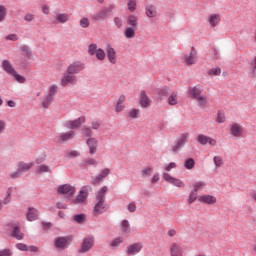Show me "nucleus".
Masks as SVG:
<instances>
[{
	"instance_id": "nucleus-1",
	"label": "nucleus",
	"mask_w": 256,
	"mask_h": 256,
	"mask_svg": "<svg viewBox=\"0 0 256 256\" xmlns=\"http://www.w3.org/2000/svg\"><path fill=\"white\" fill-rule=\"evenodd\" d=\"M109 191V188L107 186L102 187L97 195H96V204L94 206V214L95 215H101L107 211V205H105V195H107V192Z\"/></svg>"
},
{
	"instance_id": "nucleus-2",
	"label": "nucleus",
	"mask_w": 256,
	"mask_h": 256,
	"mask_svg": "<svg viewBox=\"0 0 256 256\" xmlns=\"http://www.w3.org/2000/svg\"><path fill=\"white\" fill-rule=\"evenodd\" d=\"M2 69L6 73H8V75H11L12 77H14L15 81H17L18 83H25L26 81L25 77L17 73L15 68H13V64H11V61L9 60L2 61Z\"/></svg>"
},
{
	"instance_id": "nucleus-3",
	"label": "nucleus",
	"mask_w": 256,
	"mask_h": 256,
	"mask_svg": "<svg viewBox=\"0 0 256 256\" xmlns=\"http://www.w3.org/2000/svg\"><path fill=\"white\" fill-rule=\"evenodd\" d=\"M72 242L73 237L71 236H59L54 239V247L56 251H65V249H69Z\"/></svg>"
},
{
	"instance_id": "nucleus-4",
	"label": "nucleus",
	"mask_w": 256,
	"mask_h": 256,
	"mask_svg": "<svg viewBox=\"0 0 256 256\" xmlns=\"http://www.w3.org/2000/svg\"><path fill=\"white\" fill-rule=\"evenodd\" d=\"M89 186H83L77 196L71 200V205H87V199L89 197Z\"/></svg>"
},
{
	"instance_id": "nucleus-5",
	"label": "nucleus",
	"mask_w": 256,
	"mask_h": 256,
	"mask_svg": "<svg viewBox=\"0 0 256 256\" xmlns=\"http://www.w3.org/2000/svg\"><path fill=\"white\" fill-rule=\"evenodd\" d=\"M57 85L53 84L48 88L45 97L42 100V107L44 109H49V106L53 103L55 95H57Z\"/></svg>"
},
{
	"instance_id": "nucleus-6",
	"label": "nucleus",
	"mask_w": 256,
	"mask_h": 256,
	"mask_svg": "<svg viewBox=\"0 0 256 256\" xmlns=\"http://www.w3.org/2000/svg\"><path fill=\"white\" fill-rule=\"evenodd\" d=\"M113 9H115L114 5L103 7L98 12L93 14L92 19L94 21H104V19H107V17H109V13L113 12Z\"/></svg>"
},
{
	"instance_id": "nucleus-7",
	"label": "nucleus",
	"mask_w": 256,
	"mask_h": 256,
	"mask_svg": "<svg viewBox=\"0 0 256 256\" xmlns=\"http://www.w3.org/2000/svg\"><path fill=\"white\" fill-rule=\"evenodd\" d=\"M94 245L95 236H87L83 239L81 246L78 249V253H89V251L93 249Z\"/></svg>"
},
{
	"instance_id": "nucleus-8",
	"label": "nucleus",
	"mask_w": 256,
	"mask_h": 256,
	"mask_svg": "<svg viewBox=\"0 0 256 256\" xmlns=\"http://www.w3.org/2000/svg\"><path fill=\"white\" fill-rule=\"evenodd\" d=\"M58 195H65L68 198L73 197L75 193H77V188L75 186H71V184L60 185L57 188Z\"/></svg>"
},
{
	"instance_id": "nucleus-9",
	"label": "nucleus",
	"mask_w": 256,
	"mask_h": 256,
	"mask_svg": "<svg viewBox=\"0 0 256 256\" xmlns=\"http://www.w3.org/2000/svg\"><path fill=\"white\" fill-rule=\"evenodd\" d=\"M245 133V129L243 128V125L239 123H233L230 126V134L232 137H235L236 139H241Z\"/></svg>"
},
{
	"instance_id": "nucleus-10",
	"label": "nucleus",
	"mask_w": 256,
	"mask_h": 256,
	"mask_svg": "<svg viewBox=\"0 0 256 256\" xmlns=\"http://www.w3.org/2000/svg\"><path fill=\"white\" fill-rule=\"evenodd\" d=\"M163 179L164 181H166L167 183H170L171 185H174L175 187H180V188L185 187V183L183 182V180L175 178L167 172L163 173Z\"/></svg>"
},
{
	"instance_id": "nucleus-11",
	"label": "nucleus",
	"mask_w": 256,
	"mask_h": 256,
	"mask_svg": "<svg viewBox=\"0 0 256 256\" xmlns=\"http://www.w3.org/2000/svg\"><path fill=\"white\" fill-rule=\"evenodd\" d=\"M62 87H67L68 85H77V76L73 74H69V72L65 73L61 79Z\"/></svg>"
},
{
	"instance_id": "nucleus-12",
	"label": "nucleus",
	"mask_w": 256,
	"mask_h": 256,
	"mask_svg": "<svg viewBox=\"0 0 256 256\" xmlns=\"http://www.w3.org/2000/svg\"><path fill=\"white\" fill-rule=\"evenodd\" d=\"M184 63L186 65H195L197 63V50L195 47H191L190 53L184 55Z\"/></svg>"
},
{
	"instance_id": "nucleus-13",
	"label": "nucleus",
	"mask_w": 256,
	"mask_h": 256,
	"mask_svg": "<svg viewBox=\"0 0 256 256\" xmlns=\"http://www.w3.org/2000/svg\"><path fill=\"white\" fill-rule=\"evenodd\" d=\"M106 57L111 65L117 64V51H115L111 44H108L106 47Z\"/></svg>"
},
{
	"instance_id": "nucleus-14",
	"label": "nucleus",
	"mask_w": 256,
	"mask_h": 256,
	"mask_svg": "<svg viewBox=\"0 0 256 256\" xmlns=\"http://www.w3.org/2000/svg\"><path fill=\"white\" fill-rule=\"evenodd\" d=\"M203 95V87L202 86H192L188 88V96L190 99H198V97Z\"/></svg>"
},
{
	"instance_id": "nucleus-15",
	"label": "nucleus",
	"mask_w": 256,
	"mask_h": 256,
	"mask_svg": "<svg viewBox=\"0 0 256 256\" xmlns=\"http://www.w3.org/2000/svg\"><path fill=\"white\" fill-rule=\"evenodd\" d=\"M83 69H85V64L81 62H73L68 66L67 73H69V75H76L77 73H80V71H83Z\"/></svg>"
},
{
	"instance_id": "nucleus-16",
	"label": "nucleus",
	"mask_w": 256,
	"mask_h": 256,
	"mask_svg": "<svg viewBox=\"0 0 256 256\" xmlns=\"http://www.w3.org/2000/svg\"><path fill=\"white\" fill-rule=\"evenodd\" d=\"M111 175V169L104 168L101 170V172L92 179V185H98V183H101V181H104L106 177H109Z\"/></svg>"
},
{
	"instance_id": "nucleus-17",
	"label": "nucleus",
	"mask_w": 256,
	"mask_h": 256,
	"mask_svg": "<svg viewBox=\"0 0 256 256\" xmlns=\"http://www.w3.org/2000/svg\"><path fill=\"white\" fill-rule=\"evenodd\" d=\"M196 140L198 143H200V145H207V143L208 145H211V147H215V145H217V140L203 134H199Z\"/></svg>"
},
{
	"instance_id": "nucleus-18",
	"label": "nucleus",
	"mask_w": 256,
	"mask_h": 256,
	"mask_svg": "<svg viewBox=\"0 0 256 256\" xmlns=\"http://www.w3.org/2000/svg\"><path fill=\"white\" fill-rule=\"evenodd\" d=\"M86 145L89 149L90 155H95V153H97V149L99 147V140H97V138H88L86 140Z\"/></svg>"
},
{
	"instance_id": "nucleus-19",
	"label": "nucleus",
	"mask_w": 256,
	"mask_h": 256,
	"mask_svg": "<svg viewBox=\"0 0 256 256\" xmlns=\"http://www.w3.org/2000/svg\"><path fill=\"white\" fill-rule=\"evenodd\" d=\"M75 137V131L71 130L69 132H63L57 136L58 143H67V141H71Z\"/></svg>"
},
{
	"instance_id": "nucleus-20",
	"label": "nucleus",
	"mask_w": 256,
	"mask_h": 256,
	"mask_svg": "<svg viewBox=\"0 0 256 256\" xmlns=\"http://www.w3.org/2000/svg\"><path fill=\"white\" fill-rule=\"evenodd\" d=\"M198 201L205 205H215V203H217V198L213 195L204 194L198 197Z\"/></svg>"
},
{
	"instance_id": "nucleus-21",
	"label": "nucleus",
	"mask_w": 256,
	"mask_h": 256,
	"mask_svg": "<svg viewBox=\"0 0 256 256\" xmlns=\"http://www.w3.org/2000/svg\"><path fill=\"white\" fill-rule=\"evenodd\" d=\"M85 123V117H80L76 120L69 121L65 124L66 129H79Z\"/></svg>"
},
{
	"instance_id": "nucleus-22",
	"label": "nucleus",
	"mask_w": 256,
	"mask_h": 256,
	"mask_svg": "<svg viewBox=\"0 0 256 256\" xmlns=\"http://www.w3.org/2000/svg\"><path fill=\"white\" fill-rule=\"evenodd\" d=\"M125 101H127V96L123 94L120 95L115 105L116 113H123V111H125Z\"/></svg>"
},
{
	"instance_id": "nucleus-23",
	"label": "nucleus",
	"mask_w": 256,
	"mask_h": 256,
	"mask_svg": "<svg viewBox=\"0 0 256 256\" xmlns=\"http://www.w3.org/2000/svg\"><path fill=\"white\" fill-rule=\"evenodd\" d=\"M140 105L144 109L151 107V98H149L147 92H145L144 90L140 92Z\"/></svg>"
},
{
	"instance_id": "nucleus-24",
	"label": "nucleus",
	"mask_w": 256,
	"mask_h": 256,
	"mask_svg": "<svg viewBox=\"0 0 256 256\" xmlns=\"http://www.w3.org/2000/svg\"><path fill=\"white\" fill-rule=\"evenodd\" d=\"M145 15L149 19H155V17H157V15H158L157 6H155L153 4L146 5L145 6Z\"/></svg>"
},
{
	"instance_id": "nucleus-25",
	"label": "nucleus",
	"mask_w": 256,
	"mask_h": 256,
	"mask_svg": "<svg viewBox=\"0 0 256 256\" xmlns=\"http://www.w3.org/2000/svg\"><path fill=\"white\" fill-rule=\"evenodd\" d=\"M126 25L127 27H134L139 29V17L135 14H130L126 18Z\"/></svg>"
},
{
	"instance_id": "nucleus-26",
	"label": "nucleus",
	"mask_w": 256,
	"mask_h": 256,
	"mask_svg": "<svg viewBox=\"0 0 256 256\" xmlns=\"http://www.w3.org/2000/svg\"><path fill=\"white\" fill-rule=\"evenodd\" d=\"M170 255L171 256H183V248L179 245V243L174 242L170 246Z\"/></svg>"
},
{
	"instance_id": "nucleus-27",
	"label": "nucleus",
	"mask_w": 256,
	"mask_h": 256,
	"mask_svg": "<svg viewBox=\"0 0 256 256\" xmlns=\"http://www.w3.org/2000/svg\"><path fill=\"white\" fill-rule=\"evenodd\" d=\"M141 249H143L142 243H134L127 247V254L128 255H136V253H140Z\"/></svg>"
},
{
	"instance_id": "nucleus-28",
	"label": "nucleus",
	"mask_w": 256,
	"mask_h": 256,
	"mask_svg": "<svg viewBox=\"0 0 256 256\" xmlns=\"http://www.w3.org/2000/svg\"><path fill=\"white\" fill-rule=\"evenodd\" d=\"M194 101H196V103H197L198 107H200V109H205L209 105V98L205 94L198 96Z\"/></svg>"
},
{
	"instance_id": "nucleus-29",
	"label": "nucleus",
	"mask_w": 256,
	"mask_h": 256,
	"mask_svg": "<svg viewBox=\"0 0 256 256\" xmlns=\"http://www.w3.org/2000/svg\"><path fill=\"white\" fill-rule=\"evenodd\" d=\"M138 29L139 28H135V27H132V26H127L124 30V37L126 39H135Z\"/></svg>"
},
{
	"instance_id": "nucleus-30",
	"label": "nucleus",
	"mask_w": 256,
	"mask_h": 256,
	"mask_svg": "<svg viewBox=\"0 0 256 256\" xmlns=\"http://www.w3.org/2000/svg\"><path fill=\"white\" fill-rule=\"evenodd\" d=\"M208 23L210 27H217L219 23H221V15L219 14H212L208 17Z\"/></svg>"
},
{
	"instance_id": "nucleus-31",
	"label": "nucleus",
	"mask_w": 256,
	"mask_h": 256,
	"mask_svg": "<svg viewBox=\"0 0 256 256\" xmlns=\"http://www.w3.org/2000/svg\"><path fill=\"white\" fill-rule=\"evenodd\" d=\"M26 217L28 221H37L39 218V211L35 208H29Z\"/></svg>"
},
{
	"instance_id": "nucleus-32",
	"label": "nucleus",
	"mask_w": 256,
	"mask_h": 256,
	"mask_svg": "<svg viewBox=\"0 0 256 256\" xmlns=\"http://www.w3.org/2000/svg\"><path fill=\"white\" fill-rule=\"evenodd\" d=\"M33 165H34L33 162H29V163L19 162L18 171H20L21 173H27V171H30L33 168Z\"/></svg>"
},
{
	"instance_id": "nucleus-33",
	"label": "nucleus",
	"mask_w": 256,
	"mask_h": 256,
	"mask_svg": "<svg viewBox=\"0 0 256 256\" xmlns=\"http://www.w3.org/2000/svg\"><path fill=\"white\" fill-rule=\"evenodd\" d=\"M205 182L204 181H195L192 184V192L194 193H199V191H203V189H205Z\"/></svg>"
},
{
	"instance_id": "nucleus-34",
	"label": "nucleus",
	"mask_w": 256,
	"mask_h": 256,
	"mask_svg": "<svg viewBox=\"0 0 256 256\" xmlns=\"http://www.w3.org/2000/svg\"><path fill=\"white\" fill-rule=\"evenodd\" d=\"M121 231L123 235H131V224H129L128 220H123L121 222Z\"/></svg>"
},
{
	"instance_id": "nucleus-35",
	"label": "nucleus",
	"mask_w": 256,
	"mask_h": 256,
	"mask_svg": "<svg viewBox=\"0 0 256 256\" xmlns=\"http://www.w3.org/2000/svg\"><path fill=\"white\" fill-rule=\"evenodd\" d=\"M168 105L175 106L179 103V94L177 92H172L168 97Z\"/></svg>"
},
{
	"instance_id": "nucleus-36",
	"label": "nucleus",
	"mask_w": 256,
	"mask_h": 256,
	"mask_svg": "<svg viewBox=\"0 0 256 256\" xmlns=\"http://www.w3.org/2000/svg\"><path fill=\"white\" fill-rule=\"evenodd\" d=\"M20 51L22 55L26 57V59H33V52L31 51V48H29V46H21Z\"/></svg>"
},
{
	"instance_id": "nucleus-37",
	"label": "nucleus",
	"mask_w": 256,
	"mask_h": 256,
	"mask_svg": "<svg viewBox=\"0 0 256 256\" xmlns=\"http://www.w3.org/2000/svg\"><path fill=\"white\" fill-rule=\"evenodd\" d=\"M56 22L57 23H67V21H69V14L66 13H58L55 16Z\"/></svg>"
},
{
	"instance_id": "nucleus-38",
	"label": "nucleus",
	"mask_w": 256,
	"mask_h": 256,
	"mask_svg": "<svg viewBox=\"0 0 256 256\" xmlns=\"http://www.w3.org/2000/svg\"><path fill=\"white\" fill-rule=\"evenodd\" d=\"M12 235L15 237V239H18V241H21V239L24 237L19 226H13Z\"/></svg>"
},
{
	"instance_id": "nucleus-39",
	"label": "nucleus",
	"mask_w": 256,
	"mask_h": 256,
	"mask_svg": "<svg viewBox=\"0 0 256 256\" xmlns=\"http://www.w3.org/2000/svg\"><path fill=\"white\" fill-rule=\"evenodd\" d=\"M189 139V133H183L182 135H180V137L177 139L176 143L180 146V147H184L185 143H187Z\"/></svg>"
},
{
	"instance_id": "nucleus-40",
	"label": "nucleus",
	"mask_w": 256,
	"mask_h": 256,
	"mask_svg": "<svg viewBox=\"0 0 256 256\" xmlns=\"http://www.w3.org/2000/svg\"><path fill=\"white\" fill-rule=\"evenodd\" d=\"M184 167L188 171H191V170L195 169V159H193V158L186 159L184 161Z\"/></svg>"
},
{
	"instance_id": "nucleus-41",
	"label": "nucleus",
	"mask_w": 256,
	"mask_h": 256,
	"mask_svg": "<svg viewBox=\"0 0 256 256\" xmlns=\"http://www.w3.org/2000/svg\"><path fill=\"white\" fill-rule=\"evenodd\" d=\"M140 113H141V111L139 109L134 108L128 112L127 117H128V119H138Z\"/></svg>"
},
{
	"instance_id": "nucleus-42",
	"label": "nucleus",
	"mask_w": 256,
	"mask_h": 256,
	"mask_svg": "<svg viewBox=\"0 0 256 256\" xmlns=\"http://www.w3.org/2000/svg\"><path fill=\"white\" fill-rule=\"evenodd\" d=\"M84 167H97L98 162L94 158H86L83 162Z\"/></svg>"
},
{
	"instance_id": "nucleus-43",
	"label": "nucleus",
	"mask_w": 256,
	"mask_h": 256,
	"mask_svg": "<svg viewBox=\"0 0 256 256\" xmlns=\"http://www.w3.org/2000/svg\"><path fill=\"white\" fill-rule=\"evenodd\" d=\"M37 173L39 175H42V173H51V167H49L47 164H41L38 166Z\"/></svg>"
},
{
	"instance_id": "nucleus-44",
	"label": "nucleus",
	"mask_w": 256,
	"mask_h": 256,
	"mask_svg": "<svg viewBox=\"0 0 256 256\" xmlns=\"http://www.w3.org/2000/svg\"><path fill=\"white\" fill-rule=\"evenodd\" d=\"M207 75H209V77H219V75H221V68H211L207 71Z\"/></svg>"
},
{
	"instance_id": "nucleus-45",
	"label": "nucleus",
	"mask_w": 256,
	"mask_h": 256,
	"mask_svg": "<svg viewBox=\"0 0 256 256\" xmlns=\"http://www.w3.org/2000/svg\"><path fill=\"white\" fill-rule=\"evenodd\" d=\"M123 241H124L123 237L114 238L110 242V247H112V249H117V247H119V245H121V243H123Z\"/></svg>"
},
{
	"instance_id": "nucleus-46",
	"label": "nucleus",
	"mask_w": 256,
	"mask_h": 256,
	"mask_svg": "<svg viewBox=\"0 0 256 256\" xmlns=\"http://www.w3.org/2000/svg\"><path fill=\"white\" fill-rule=\"evenodd\" d=\"M127 8L130 13H135L137 11V1L136 0H129L127 3Z\"/></svg>"
},
{
	"instance_id": "nucleus-47",
	"label": "nucleus",
	"mask_w": 256,
	"mask_h": 256,
	"mask_svg": "<svg viewBox=\"0 0 256 256\" xmlns=\"http://www.w3.org/2000/svg\"><path fill=\"white\" fill-rule=\"evenodd\" d=\"M213 162L216 167V169H219L220 167H223V157L221 156H214Z\"/></svg>"
},
{
	"instance_id": "nucleus-48",
	"label": "nucleus",
	"mask_w": 256,
	"mask_h": 256,
	"mask_svg": "<svg viewBox=\"0 0 256 256\" xmlns=\"http://www.w3.org/2000/svg\"><path fill=\"white\" fill-rule=\"evenodd\" d=\"M197 197H198V193L193 192V191L191 190V192H190V194H189V196H188V199H187L188 205H193V203H195Z\"/></svg>"
},
{
	"instance_id": "nucleus-49",
	"label": "nucleus",
	"mask_w": 256,
	"mask_h": 256,
	"mask_svg": "<svg viewBox=\"0 0 256 256\" xmlns=\"http://www.w3.org/2000/svg\"><path fill=\"white\" fill-rule=\"evenodd\" d=\"M107 56V54L105 53L104 49L99 48L96 52V59H98V61H103L105 60V57Z\"/></svg>"
},
{
	"instance_id": "nucleus-50",
	"label": "nucleus",
	"mask_w": 256,
	"mask_h": 256,
	"mask_svg": "<svg viewBox=\"0 0 256 256\" xmlns=\"http://www.w3.org/2000/svg\"><path fill=\"white\" fill-rule=\"evenodd\" d=\"M7 17V8L3 5H0V23H3V20Z\"/></svg>"
},
{
	"instance_id": "nucleus-51",
	"label": "nucleus",
	"mask_w": 256,
	"mask_h": 256,
	"mask_svg": "<svg viewBox=\"0 0 256 256\" xmlns=\"http://www.w3.org/2000/svg\"><path fill=\"white\" fill-rule=\"evenodd\" d=\"M12 193H13V188H8L7 197H5L2 202L4 205H9V203H11V194Z\"/></svg>"
},
{
	"instance_id": "nucleus-52",
	"label": "nucleus",
	"mask_w": 256,
	"mask_h": 256,
	"mask_svg": "<svg viewBox=\"0 0 256 256\" xmlns=\"http://www.w3.org/2000/svg\"><path fill=\"white\" fill-rule=\"evenodd\" d=\"M141 172L143 177H151L153 175V167H146Z\"/></svg>"
},
{
	"instance_id": "nucleus-53",
	"label": "nucleus",
	"mask_w": 256,
	"mask_h": 256,
	"mask_svg": "<svg viewBox=\"0 0 256 256\" xmlns=\"http://www.w3.org/2000/svg\"><path fill=\"white\" fill-rule=\"evenodd\" d=\"M80 27H82V29H87V27H89L90 22H89V18L87 17H82L80 19Z\"/></svg>"
},
{
	"instance_id": "nucleus-54",
	"label": "nucleus",
	"mask_w": 256,
	"mask_h": 256,
	"mask_svg": "<svg viewBox=\"0 0 256 256\" xmlns=\"http://www.w3.org/2000/svg\"><path fill=\"white\" fill-rule=\"evenodd\" d=\"M99 48H97V44H90L88 46L89 55H96Z\"/></svg>"
},
{
	"instance_id": "nucleus-55",
	"label": "nucleus",
	"mask_w": 256,
	"mask_h": 256,
	"mask_svg": "<svg viewBox=\"0 0 256 256\" xmlns=\"http://www.w3.org/2000/svg\"><path fill=\"white\" fill-rule=\"evenodd\" d=\"M226 118H225V113L223 112H218L216 116V123H225Z\"/></svg>"
},
{
	"instance_id": "nucleus-56",
	"label": "nucleus",
	"mask_w": 256,
	"mask_h": 256,
	"mask_svg": "<svg viewBox=\"0 0 256 256\" xmlns=\"http://www.w3.org/2000/svg\"><path fill=\"white\" fill-rule=\"evenodd\" d=\"M181 148H182V146H180L177 142H175V143L172 145L170 151H171V153H173L174 155H177V153H179V151H181Z\"/></svg>"
},
{
	"instance_id": "nucleus-57",
	"label": "nucleus",
	"mask_w": 256,
	"mask_h": 256,
	"mask_svg": "<svg viewBox=\"0 0 256 256\" xmlns=\"http://www.w3.org/2000/svg\"><path fill=\"white\" fill-rule=\"evenodd\" d=\"M250 75L256 77V57L251 62Z\"/></svg>"
},
{
	"instance_id": "nucleus-58",
	"label": "nucleus",
	"mask_w": 256,
	"mask_h": 256,
	"mask_svg": "<svg viewBox=\"0 0 256 256\" xmlns=\"http://www.w3.org/2000/svg\"><path fill=\"white\" fill-rule=\"evenodd\" d=\"M73 220L76 223H85V215L84 214H77L73 217Z\"/></svg>"
},
{
	"instance_id": "nucleus-59",
	"label": "nucleus",
	"mask_w": 256,
	"mask_h": 256,
	"mask_svg": "<svg viewBox=\"0 0 256 256\" xmlns=\"http://www.w3.org/2000/svg\"><path fill=\"white\" fill-rule=\"evenodd\" d=\"M24 21H26V23H31L35 21V14H31V13L25 14Z\"/></svg>"
},
{
	"instance_id": "nucleus-60",
	"label": "nucleus",
	"mask_w": 256,
	"mask_h": 256,
	"mask_svg": "<svg viewBox=\"0 0 256 256\" xmlns=\"http://www.w3.org/2000/svg\"><path fill=\"white\" fill-rule=\"evenodd\" d=\"M82 133L85 135V137H89V139L93 138V131L91 128H83Z\"/></svg>"
},
{
	"instance_id": "nucleus-61",
	"label": "nucleus",
	"mask_w": 256,
	"mask_h": 256,
	"mask_svg": "<svg viewBox=\"0 0 256 256\" xmlns=\"http://www.w3.org/2000/svg\"><path fill=\"white\" fill-rule=\"evenodd\" d=\"M169 87H164L162 89H160L158 91V96L161 98V97H165V95L169 94Z\"/></svg>"
},
{
	"instance_id": "nucleus-62",
	"label": "nucleus",
	"mask_w": 256,
	"mask_h": 256,
	"mask_svg": "<svg viewBox=\"0 0 256 256\" xmlns=\"http://www.w3.org/2000/svg\"><path fill=\"white\" fill-rule=\"evenodd\" d=\"M114 24L117 29H121L123 27V20L119 17H114Z\"/></svg>"
},
{
	"instance_id": "nucleus-63",
	"label": "nucleus",
	"mask_w": 256,
	"mask_h": 256,
	"mask_svg": "<svg viewBox=\"0 0 256 256\" xmlns=\"http://www.w3.org/2000/svg\"><path fill=\"white\" fill-rule=\"evenodd\" d=\"M66 157H68L69 159H73L75 157H79V152L72 150L66 153Z\"/></svg>"
},
{
	"instance_id": "nucleus-64",
	"label": "nucleus",
	"mask_w": 256,
	"mask_h": 256,
	"mask_svg": "<svg viewBox=\"0 0 256 256\" xmlns=\"http://www.w3.org/2000/svg\"><path fill=\"white\" fill-rule=\"evenodd\" d=\"M0 256H13V251L11 249L0 250Z\"/></svg>"
}]
</instances>
